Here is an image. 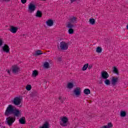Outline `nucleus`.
<instances>
[{"mask_svg": "<svg viewBox=\"0 0 128 128\" xmlns=\"http://www.w3.org/2000/svg\"><path fill=\"white\" fill-rule=\"evenodd\" d=\"M19 122L21 124H26V118L24 117H22L19 120Z\"/></svg>", "mask_w": 128, "mask_h": 128, "instance_id": "obj_17", "label": "nucleus"}, {"mask_svg": "<svg viewBox=\"0 0 128 128\" xmlns=\"http://www.w3.org/2000/svg\"><path fill=\"white\" fill-rule=\"evenodd\" d=\"M3 0L4 1V0Z\"/></svg>", "mask_w": 128, "mask_h": 128, "instance_id": "obj_45", "label": "nucleus"}, {"mask_svg": "<svg viewBox=\"0 0 128 128\" xmlns=\"http://www.w3.org/2000/svg\"><path fill=\"white\" fill-rule=\"evenodd\" d=\"M6 116H8L10 114H14L16 118H20L22 116V112L12 104L8 106L4 114Z\"/></svg>", "mask_w": 128, "mask_h": 128, "instance_id": "obj_1", "label": "nucleus"}, {"mask_svg": "<svg viewBox=\"0 0 128 128\" xmlns=\"http://www.w3.org/2000/svg\"><path fill=\"white\" fill-rule=\"evenodd\" d=\"M20 72V68H18V66L14 65L12 66V72L13 74H18Z\"/></svg>", "mask_w": 128, "mask_h": 128, "instance_id": "obj_8", "label": "nucleus"}, {"mask_svg": "<svg viewBox=\"0 0 128 128\" xmlns=\"http://www.w3.org/2000/svg\"><path fill=\"white\" fill-rule=\"evenodd\" d=\"M7 72H8V74H10V70H8Z\"/></svg>", "mask_w": 128, "mask_h": 128, "instance_id": "obj_39", "label": "nucleus"}, {"mask_svg": "<svg viewBox=\"0 0 128 128\" xmlns=\"http://www.w3.org/2000/svg\"><path fill=\"white\" fill-rule=\"evenodd\" d=\"M2 46V40L0 38V46Z\"/></svg>", "mask_w": 128, "mask_h": 128, "instance_id": "obj_36", "label": "nucleus"}, {"mask_svg": "<svg viewBox=\"0 0 128 128\" xmlns=\"http://www.w3.org/2000/svg\"><path fill=\"white\" fill-rule=\"evenodd\" d=\"M44 53L42 52L40 50H38L35 52L34 56H40V54H43Z\"/></svg>", "mask_w": 128, "mask_h": 128, "instance_id": "obj_20", "label": "nucleus"}, {"mask_svg": "<svg viewBox=\"0 0 128 128\" xmlns=\"http://www.w3.org/2000/svg\"><path fill=\"white\" fill-rule=\"evenodd\" d=\"M74 29H72V28H70L68 30V33L69 34H74Z\"/></svg>", "mask_w": 128, "mask_h": 128, "instance_id": "obj_29", "label": "nucleus"}, {"mask_svg": "<svg viewBox=\"0 0 128 128\" xmlns=\"http://www.w3.org/2000/svg\"><path fill=\"white\" fill-rule=\"evenodd\" d=\"M126 29L128 30V24L126 26Z\"/></svg>", "mask_w": 128, "mask_h": 128, "instance_id": "obj_41", "label": "nucleus"}, {"mask_svg": "<svg viewBox=\"0 0 128 128\" xmlns=\"http://www.w3.org/2000/svg\"><path fill=\"white\" fill-rule=\"evenodd\" d=\"M38 76V72L36 70H34L32 72V78H36V76Z\"/></svg>", "mask_w": 128, "mask_h": 128, "instance_id": "obj_19", "label": "nucleus"}, {"mask_svg": "<svg viewBox=\"0 0 128 128\" xmlns=\"http://www.w3.org/2000/svg\"><path fill=\"white\" fill-rule=\"evenodd\" d=\"M102 48L98 46L96 48V52H98V54H100L102 52Z\"/></svg>", "mask_w": 128, "mask_h": 128, "instance_id": "obj_30", "label": "nucleus"}, {"mask_svg": "<svg viewBox=\"0 0 128 128\" xmlns=\"http://www.w3.org/2000/svg\"><path fill=\"white\" fill-rule=\"evenodd\" d=\"M60 102H64V101H62V100H60Z\"/></svg>", "mask_w": 128, "mask_h": 128, "instance_id": "obj_44", "label": "nucleus"}, {"mask_svg": "<svg viewBox=\"0 0 128 128\" xmlns=\"http://www.w3.org/2000/svg\"><path fill=\"white\" fill-rule=\"evenodd\" d=\"M84 94H90V90L88 88L84 89Z\"/></svg>", "mask_w": 128, "mask_h": 128, "instance_id": "obj_25", "label": "nucleus"}, {"mask_svg": "<svg viewBox=\"0 0 128 128\" xmlns=\"http://www.w3.org/2000/svg\"><path fill=\"white\" fill-rule=\"evenodd\" d=\"M70 22H71V24H76V22H78V18L74 17V16H72L69 19Z\"/></svg>", "mask_w": 128, "mask_h": 128, "instance_id": "obj_12", "label": "nucleus"}, {"mask_svg": "<svg viewBox=\"0 0 128 128\" xmlns=\"http://www.w3.org/2000/svg\"><path fill=\"white\" fill-rule=\"evenodd\" d=\"M10 0H4V2H10Z\"/></svg>", "mask_w": 128, "mask_h": 128, "instance_id": "obj_37", "label": "nucleus"}, {"mask_svg": "<svg viewBox=\"0 0 128 128\" xmlns=\"http://www.w3.org/2000/svg\"><path fill=\"white\" fill-rule=\"evenodd\" d=\"M58 60L59 62H60V61L62 60V58H58Z\"/></svg>", "mask_w": 128, "mask_h": 128, "instance_id": "obj_40", "label": "nucleus"}, {"mask_svg": "<svg viewBox=\"0 0 128 128\" xmlns=\"http://www.w3.org/2000/svg\"><path fill=\"white\" fill-rule=\"evenodd\" d=\"M66 28H74V24H72V23L68 22L66 26Z\"/></svg>", "mask_w": 128, "mask_h": 128, "instance_id": "obj_23", "label": "nucleus"}, {"mask_svg": "<svg viewBox=\"0 0 128 128\" xmlns=\"http://www.w3.org/2000/svg\"><path fill=\"white\" fill-rule=\"evenodd\" d=\"M50 127V124L48 122H45L42 126H40V128H48Z\"/></svg>", "mask_w": 128, "mask_h": 128, "instance_id": "obj_16", "label": "nucleus"}, {"mask_svg": "<svg viewBox=\"0 0 128 128\" xmlns=\"http://www.w3.org/2000/svg\"><path fill=\"white\" fill-rule=\"evenodd\" d=\"M73 92L76 96H80L82 94V90L80 87H77L74 90Z\"/></svg>", "mask_w": 128, "mask_h": 128, "instance_id": "obj_7", "label": "nucleus"}, {"mask_svg": "<svg viewBox=\"0 0 128 128\" xmlns=\"http://www.w3.org/2000/svg\"><path fill=\"white\" fill-rule=\"evenodd\" d=\"M60 98H61L60 97V98H59V100H60Z\"/></svg>", "mask_w": 128, "mask_h": 128, "instance_id": "obj_43", "label": "nucleus"}, {"mask_svg": "<svg viewBox=\"0 0 128 128\" xmlns=\"http://www.w3.org/2000/svg\"><path fill=\"white\" fill-rule=\"evenodd\" d=\"M18 28L17 27L11 26L10 29H9V30L10 32H12V34H16V32H18Z\"/></svg>", "mask_w": 128, "mask_h": 128, "instance_id": "obj_11", "label": "nucleus"}, {"mask_svg": "<svg viewBox=\"0 0 128 128\" xmlns=\"http://www.w3.org/2000/svg\"><path fill=\"white\" fill-rule=\"evenodd\" d=\"M42 12L40 10H38L36 14V16H37L38 18H42Z\"/></svg>", "mask_w": 128, "mask_h": 128, "instance_id": "obj_28", "label": "nucleus"}, {"mask_svg": "<svg viewBox=\"0 0 128 128\" xmlns=\"http://www.w3.org/2000/svg\"><path fill=\"white\" fill-rule=\"evenodd\" d=\"M89 22H90V24H92V26H94V24H96V20H94V18H90L89 20Z\"/></svg>", "mask_w": 128, "mask_h": 128, "instance_id": "obj_26", "label": "nucleus"}, {"mask_svg": "<svg viewBox=\"0 0 128 128\" xmlns=\"http://www.w3.org/2000/svg\"><path fill=\"white\" fill-rule=\"evenodd\" d=\"M112 128V122H109L106 126H104L100 127V128Z\"/></svg>", "mask_w": 128, "mask_h": 128, "instance_id": "obj_18", "label": "nucleus"}, {"mask_svg": "<svg viewBox=\"0 0 128 128\" xmlns=\"http://www.w3.org/2000/svg\"><path fill=\"white\" fill-rule=\"evenodd\" d=\"M26 90H32V85L28 84L26 86Z\"/></svg>", "mask_w": 128, "mask_h": 128, "instance_id": "obj_32", "label": "nucleus"}, {"mask_svg": "<svg viewBox=\"0 0 128 128\" xmlns=\"http://www.w3.org/2000/svg\"><path fill=\"white\" fill-rule=\"evenodd\" d=\"M3 50L4 52H10V47L8 46L6 44L4 45L3 47Z\"/></svg>", "mask_w": 128, "mask_h": 128, "instance_id": "obj_14", "label": "nucleus"}, {"mask_svg": "<svg viewBox=\"0 0 128 128\" xmlns=\"http://www.w3.org/2000/svg\"><path fill=\"white\" fill-rule=\"evenodd\" d=\"M92 66H94L92 64H90L88 66V70H92Z\"/></svg>", "mask_w": 128, "mask_h": 128, "instance_id": "obj_33", "label": "nucleus"}, {"mask_svg": "<svg viewBox=\"0 0 128 128\" xmlns=\"http://www.w3.org/2000/svg\"><path fill=\"white\" fill-rule=\"evenodd\" d=\"M36 8V5L33 3L30 2L28 6V12H34Z\"/></svg>", "mask_w": 128, "mask_h": 128, "instance_id": "obj_5", "label": "nucleus"}, {"mask_svg": "<svg viewBox=\"0 0 128 128\" xmlns=\"http://www.w3.org/2000/svg\"><path fill=\"white\" fill-rule=\"evenodd\" d=\"M0 128H6L5 126H0Z\"/></svg>", "mask_w": 128, "mask_h": 128, "instance_id": "obj_38", "label": "nucleus"}, {"mask_svg": "<svg viewBox=\"0 0 128 128\" xmlns=\"http://www.w3.org/2000/svg\"><path fill=\"white\" fill-rule=\"evenodd\" d=\"M42 0L43 2H46V0Z\"/></svg>", "mask_w": 128, "mask_h": 128, "instance_id": "obj_42", "label": "nucleus"}, {"mask_svg": "<svg viewBox=\"0 0 128 128\" xmlns=\"http://www.w3.org/2000/svg\"><path fill=\"white\" fill-rule=\"evenodd\" d=\"M88 68V64H86L82 68V70L83 71L86 70Z\"/></svg>", "mask_w": 128, "mask_h": 128, "instance_id": "obj_27", "label": "nucleus"}, {"mask_svg": "<svg viewBox=\"0 0 128 128\" xmlns=\"http://www.w3.org/2000/svg\"><path fill=\"white\" fill-rule=\"evenodd\" d=\"M44 68H50V63L48 62H45L43 66Z\"/></svg>", "mask_w": 128, "mask_h": 128, "instance_id": "obj_22", "label": "nucleus"}, {"mask_svg": "<svg viewBox=\"0 0 128 128\" xmlns=\"http://www.w3.org/2000/svg\"><path fill=\"white\" fill-rule=\"evenodd\" d=\"M14 122H16V117L9 116L6 118L5 124L9 126H12Z\"/></svg>", "mask_w": 128, "mask_h": 128, "instance_id": "obj_3", "label": "nucleus"}, {"mask_svg": "<svg viewBox=\"0 0 128 128\" xmlns=\"http://www.w3.org/2000/svg\"><path fill=\"white\" fill-rule=\"evenodd\" d=\"M78 2V0H70V4H74V2Z\"/></svg>", "mask_w": 128, "mask_h": 128, "instance_id": "obj_34", "label": "nucleus"}, {"mask_svg": "<svg viewBox=\"0 0 128 128\" xmlns=\"http://www.w3.org/2000/svg\"><path fill=\"white\" fill-rule=\"evenodd\" d=\"M21 2H22V4H26V0H21Z\"/></svg>", "mask_w": 128, "mask_h": 128, "instance_id": "obj_35", "label": "nucleus"}, {"mask_svg": "<svg viewBox=\"0 0 128 128\" xmlns=\"http://www.w3.org/2000/svg\"><path fill=\"white\" fill-rule=\"evenodd\" d=\"M101 76L102 78H104V80H106V78H108V76H110L107 73V72L106 71L102 72H101Z\"/></svg>", "mask_w": 128, "mask_h": 128, "instance_id": "obj_10", "label": "nucleus"}, {"mask_svg": "<svg viewBox=\"0 0 128 128\" xmlns=\"http://www.w3.org/2000/svg\"><path fill=\"white\" fill-rule=\"evenodd\" d=\"M74 84L72 82H68L67 84L66 88L68 90H72L74 88Z\"/></svg>", "mask_w": 128, "mask_h": 128, "instance_id": "obj_15", "label": "nucleus"}, {"mask_svg": "<svg viewBox=\"0 0 128 128\" xmlns=\"http://www.w3.org/2000/svg\"><path fill=\"white\" fill-rule=\"evenodd\" d=\"M68 118L63 116L60 118V124L61 126H68Z\"/></svg>", "mask_w": 128, "mask_h": 128, "instance_id": "obj_4", "label": "nucleus"}, {"mask_svg": "<svg viewBox=\"0 0 128 128\" xmlns=\"http://www.w3.org/2000/svg\"><path fill=\"white\" fill-rule=\"evenodd\" d=\"M118 82V77H112L111 80V84L112 86H116Z\"/></svg>", "mask_w": 128, "mask_h": 128, "instance_id": "obj_9", "label": "nucleus"}, {"mask_svg": "<svg viewBox=\"0 0 128 128\" xmlns=\"http://www.w3.org/2000/svg\"><path fill=\"white\" fill-rule=\"evenodd\" d=\"M104 84L106 86H110V81L108 79H106L104 80Z\"/></svg>", "mask_w": 128, "mask_h": 128, "instance_id": "obj_31", "label": "nucleus"}, {"mask_svg": "<svg viewBox=\"0 0 128 128\" xmlns=\"http://www.w3.org/2000/svg\"><path fill=\"white\" fill-rule=\"evenodd\" d=\"M120 116L122 118H124L126 116V112L125 111L121 110L120 112Z\"/></svg>", "mask_w": 128, "mask_h": 128, "instance_id": "obj_21", "label": "nucleus"}, {"mask_svg": "<svg viewBox=\"0 0 128 128\" xmlns=\"http://www.w3.org/2000/svg\"><path fill=\"white\" fill-rule=\"evenodd\" d=\"M12 102L15 106H20L22 102V99L20 97H16L13 100Z\"/></svg>", "mask_w": 128, "mask_h": 128, "instance_id": "obj_6", "label": "nucleus"}, {"mask_svg": "<svg viewBox=\"0 0 128 128\" xmlns=\"http://www.w3.org/2000/svg\"><path fill=\"white\" fill-rule=\"evenodd\" d=\"M112 72L114 74H118V68H116V67L114 66L113 68V71Z\"/></svg>", "mask_w": 128, "mask_h": 128, "instance_id": "obj_24", "label": "nucleus"}, {"mask_svg": "<svg viewBox=\"0 0 128 128\" xmlns=\"http://www.w3.org/2000/svg\"><path fill=\"white\" fill-rule=\"evenodd\" d=\"M46 24L48 26H54V21L52 20H48L46 22Z\"/></svg>", "mask_w": 128, "mask_h": 128, "instance_id": "obj_13", "label": "nucleus"}, {"mask_svg": "<svg viewBox=\"0 0 128 128\" xmlns=\"http://www.w3.org/2000/svg\"><path fill=\"white\" fill-rule=\"evenodd\" d=\"M57 46L60 50H68V43L62 41L60 42V45H58Z\"/></svg>", "mask_w": 128, "mask_h": 128, "instance_id": "obj_2", "label": "nucleus"}]
</instances>
